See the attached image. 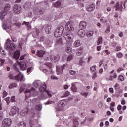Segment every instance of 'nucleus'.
Here are the masks:
<instances>
[{
    "instance_id": "1",
    "label": "nucleus",
    "mask_w": 127,
    "mask_h": 127,
    "mask_svg": "<svg viewBox=\"0 0 127 127\" xmlns=\"http://www.w3.org/2000/svg\"><path fill=\"white\" fill-rule=\"evenodd\" d=\"M33 86L34 87H35V88H38L39 87V91L41 93H44V92L48 95V96H47L46 95L42 94L41 95V97L42 98V99H47V98H51L52 97V94H51V92L48 90H46V84H42V83L40 80H36L34 81L33 83Z\"/></svg>"
},
{
    "instance_id": "2",
    "label": "nucleus",
    "mask_w": 127,
    "mask_h": 127,
    "mask_svg": "<svg viewBox=\"0 0 127 127\" xmlns=\"http://www.w3.org/2000/svg\"><path fill=\"white\" fill-rule=\"evenodd\" d=\"M4 48L7 50H14L15 49V44L11 43V41L8 39L5 43Z\"/></svg>"
},
{
    "instance_id": "3",
    "label": "nucleus",
    "mask_w": 127,
    "mask_h": 127,
    "mask_svg": "<svg viewBox=\"0 0 127 127\" xmlns=\"http://www.w3.org/2000/svg\"><path fill=\"white\" fill-rule=\"evenodd\" d=\"M64 38H65L67 42L72 43V42H73V39H74V35L72 33L67 32L64 34Z\"/></svg>"
},
{
    "instance_id": "4",
    "label": "nucleus",
    "mask_w": 127,
    "mask_h": 127,
    "mask_svg": "<svg viewBox=\"0 0 127 127\" xmlns=\"http://www.w3.org/2000/svg\"><path fill=\"white\" fill-rule=\"evenodd\" d=\"M64 33V27L61 26L57 28L54 33L55 37H60Z\"/></svg>"
},
{
    "instance_id": "5",
    "label": "nucleus",
    "mask_w": 127,
    "mask_h": 127,
    "mask_svg": "<svg viewBox=\"0 0 127 127\" xmlns=\"http://www.w3.org/2000/svg\"><path fill=\"white\" fill-rule=\"evenodd\" d=\"M10 5L7 4L5 5V7L4 8V11L0 13V19L1 20H3V19H4V16L7 14L6 11L10 10Z\"/></svg>"
},
{
    "instance_id": "6",
    "label": "nucleus",
    "mask_w": 127,
    "mask_h": 127,
    "mask_svg": "<svg viewBox=\"0 0 127 127\" xmlns=\"http://www.w3.org/2000/svg\"><path fill=\"white\" fill-rule=\"evenodd\" d=\"M65 29L67 31H73L74 30V22L72 21L67 22L65 25Z\"/></svg>"
},
{
    "instance_id": "7",
    "label": "nucleus",
    "mask_w": 127,
    "mask_h": 127,
    "mask_svg": "<svg viewBox=\"0 0 127 127\" xmlns=\"http://www.w3.org/2000/svg\"><path fill=\"white\" fill-rule=\"evenodd\" d=\"M21 10L22 8L20 5L16 4L14 5L13 10L15 14H19V13H21Z\"/></svg>"
},
{
    "instance_id": "8",
    "label": "nucleus",
    "mask_w": 127,
    "mask_h": 127,
    "mask_svg": "<svg viewBox=\"0 0 127 127\" xmlns=\"http://www.w3.org/2000/svg\"><path fill=\"white\" fill-rule=\"evenodd\" d=\"M12 121L9 118L5 119L2 122V125L4 127H9L11 126Z\"/></svg>"
},
{
    "instance_id": "9",
    "label": "nucleus",
    "mask_w": 127,
    "mask_h": 127,
    "mask_svg": "<svg viewBox=\"0 0 127 127\" xmlns=\"http://www.w3.org/2000/svg\"><path fill=\"white\" fill-rule=\"evenodd\" d=\"M18 65L20 66V69L22 71H24L26 70V64L24 62H18Z\"/></svg>"
},
{
    "instance_id": "10",
    "label": "nucleus",
    "mask_w": 127,
    "mask_h": 127,
    "mask_svg": "<svg viewBox=\"0 0 127 127\" xmlns=\"http://www.w3.org/2000/svg\"><path fill=\"white\" fill-rule=\"evenodd\" d=\"M18 108L16 106H14L12 107L10 112H9L10 116H14L16 114Z\"/></svg>"
},
{
    "instance_id": "11",
    "label": "nucleus",
    "mask_w": 127,
    "mask_h": 127,
    "mask_svg": "<svg viewBox=\"0 0 127 127\" xmlns=\"http://www.w3.org/2000/svg\"><path fill=\"white\" fill-rule=\"evenodd\" d=\"M67 101L66 100H62L58 102V106L60 108H62V107H65L67 104Z\"/></svg>"
},
{
    "instance_id": "12",
    "label": "nucleus",
    "mask_w": 127,
    "mask_h": 127,
    "mask_svg": "<svg viewBox=\"0 0 127 127\" xmlns=\"http://www.w3.org/2000/svg\"><path fill=\"white\" fill-rule=\"evenodd\" d=\"M59 59H60V56L59 55L50 56V60L52 61V62H57V61H59Z\"/></svg>"
},
{
    "instance_id": "13",
    "label": "nucleus",
    "mask_w": 127,
    "mask_h": 127,
    "mask_svg": "<svg viewBox=\"0 0 127 127\" xmlns=\"http://www.w3.org/2000/svg\"><path fill=\"white\" fill-rule=\"evenodd\" d=\"M65 67H66V65L64 64L63 66H60L59 65H57L56 66L57 71L60 73V74H62L63 73V70L65 69Z\"/></svg>"
},
{
    "instance_id": "14",
    "label": "nucleus",
    "mask_w": 127,
    "mask_h": 127,
    "mask_svg": "<svg viewBox=\"0 0 127 127\" xmlns=\"http://www.w3.org/2000/svg\"><path fill=\"white\" fill-rule=\"evenodd\" d=\"M123 2H121V4L120 5V3L119 2H118L115 6H114V7H115V10H120V11H122L123 9Z\"/></svg>"
},
{
    "instance_id": "15",
    "label": "nucleus",
    "mask_w": 127,
    "mask_h": 127,
    "mask_svg": "<svg viewBox=\"0 0 127 127\" xmlns=\"http://www.w3.org/2000/svg\"><path fill=\"white\" fill-rule=\"evenodd\" d=\"M44 28L46 33H47V34H50L51 33L50 31V30H51V26L48 24H46L44 26Z\"/></svg>"
},
{
    "instance_id": "16",
    "label": "nucleus",
    "mask_w": 127,
    "mask_h": 127,
    "mask_svg": "<svg viewBox=\"0 0 127 127\" xmlns=\"http://www.w3.org/2000/svg\"><path fill=\"white\" fill-rule=\"evenodd\" d=\"M45 53H46V52L43 50H38L36 55H37V56H38V57H43V55H44V54H45Z\"/></svg>"
},
{
    "instance_id": "17",
    "label": "nucleus",
    "mask_w": 127,
    "mask_h": 127,
    "mask_svg": "<svg viewBox=\"0 0 127 127\" xmlns=\"http://www.w3.org/2000/svg\"><path fill=\"white\" fill-rule=\"evenodd\" d=\"M96 8V5L95 4H92L91 5H89L87 6L86 9L87 11H93Z\"/></svg>"
},
{
    "instance_id": "18",
    "label": "nucleus",
    "mask_w": 127,
    "mask_h": 127,
    "mask_svg": "<svg viewBox=\"0 0 127 127\" xmlns=\"http://www.w3.org/2000/svg\"><path fill=\"white\" fill-rule=\"evenodd\" d=\"M36 14H37V15H42V14H44L45 10L44 9H36Z\"/></svg>"
},
{
    "instance_id": "19",
    "label": "nucleus",
    "mask_w": 127,
    "mask_h": 127,
    "mask_svg": "<svg viewBox=\"0 0 127 127\" xmlns=\"http://www.w3.org/2000/svg\"><path fill=\"white\" fill-rule=\"evenodd\" d=\"M64 41V39L60 38L56 41V44H55V46H60V45H62L63 44V41Z\"/></svg>"
},
{
    "instance_id": "20",
    "label": "nucleus",
    "mask_w": 127,
    "mask_h": 127,
    "mask_svg": "<svg viewBox=\"0 0 127 127\" xmlns=\"http://www.w3.org/2000/svg\"><path fill=\"white\" fill-rule=\"evenodd\" d=\"M78 34L80 37H84V36H85V34H86V32L84 30L81 29L78 31Z\"/></svg>"
},
{
    "instance_id": "21",
    "label": "nucleus",
    "mask_w": 127,
    "mask_h": 127,
    "mask_svg": "<svg viewBox=\"0 0 127 127\" xmlns=\"http://www.w3.org/2000/svg\"><path fill=\"white\" fill-rule=\"evenodd\" d=\"M17 81H20V82L24 81V76L23 75L19 73L17 75Z\"/></svg>"
},
{
    "instance_id": "22",
    "label": "nucleus",
    "mask_w": 127,
    "mask_h": 127,
    "mask_svg": "<svg viewBox=\"0 0 127 127\" xmlns=\"http://www.w3.org/2000/svg\"><path fill=\"white\" fill-rule=\"evenodd\" d=\"M27 113H28V108H26L23 109L21 112H20V115L21 116H26L27 115Z\"/></svg>"
},
{
    "instance_id": "23",
    "label": "nucleus",
    "mask_w": 127,
    "mask_h": 127,
    "mask_svg": "<svg viewBox=\"0 0 127 127\" xmlns=\"http://www.w3.org/2000/svg\"><path fill=\"white\" fill-rule=\"evenodd\" d=\"M87 26V22L81 21L79 24V28L84 29Z\"/></svg>"
},
{
    "instance_id": "24",
    "label": "nucleus",
    "mask_w": 127,
    "mask_h": 127,
    "mask_svg": "<svg viewBox=\"0 0 127 127\" xmlns=\"http://www.w3.org/2000/svg\"><path fill=\"white\" fill-rule=\"evenodd\" d=\"M20 57V51H16L14 54V58H15V59H19Z\"/></svg>"
},
{
    "instance_id": "25",
    "label": "nucleus",
    "mask_w": 127,
    "mask_h": 127,
    "mask_svg": "<svg viewBox=\"0 0 127 127\" xmlns=\"http://www.w3.org/2000/svg\"><path fill=\"white\" fill-rule=\"evenodd\" d=\"M11 27V26H10V25L7 24L5 23L2 24V28L4 30H7V32H8V31L7 30V29H10Z\"/></svg>"
},
{
    "instance_id": "26",
    "label": "nucleus",
    "mask_w": 127,
    "mask_h": 127,
    "mask_svg": "<svg viewBox=\"0 0 127 127\" xmlns=\"http://www.w3.org/2000/svg\"><path fill=\"white\" fill-rule=\"evenodd\" d=\"M23 7L24 9H29L31 7V4L30 2H26L24 4Z\"/></svg>"
},
{
    "instance_id": "27",
    "label": "nucleus",
    "mask_w": 127,
    "mask_h": 127,
    "mask_svg": "<svg viewBox=\"0 0 127 127\" xmlns=\"http://www.w3.org/2000/svg\"><path fill=\"white\" fill-rule=\"evenodd\" d=\"M71 85H72L71 90H72V92H73V93H77V88L76 87V85H75V84L73 83H72Z\"/></svg>"
},
{
    "instance_id": "28",
    "label": "nucleus",
    "mask_w": 127,
    "mask_h": 127,
    "mask_svg": "<svg viewBox=\"0 0 127 127\" xmlns=\"http://www.w3.org/2000/svg\"><path fill=\"white\" fill-rule=\"evenodd\" d=\"M0 66H1V67L3 66V65H4V63H5V60L0 58Z\"/></svg>"
},
{
    "instance_id": "29",
    "label": "nucleus",
    "mask_w": 127,
    "mask_h": 127,
    "mask_svg": "<svg viewBox=\"0 0 127 127\" xmlns=\"http://www.w3.org/2000/svg\"><path fill=\"white\" fill-rule=\"evenodd\" d=\"M35 109L37 111H41V110L42 109V105L41 104L37 105L35 106Z\"/></svg>"
},
{
    "instance_id": "30",
    "label": "nucleus",
    "mask_w": 127,
    "mask_h": 127,
    "mask_svg": "<svg viewBox=\"0 0 127 127\" xmlns=\"http://www.w3.org/2000/svg\"><path fill=\"white\" fill-rule=\"evenodd\" d=\"M19 127H26V124L24 121H21L19 123Z\"/></svg>"
},
{
    "instance_id": "31",
    "label": "nucleus",
    "mask_w": 127,
    "mask_h": 127,
    "mask_svg": "<svg viewBox=\"0 0 127 127\" xmlns=\"http://www.w3.org/2000/svg\"><path fill=\"white\" fill-rule=\"evenodd\" d=\"M9 79H10L11 80H16L17 79V76H13V75H12V74H10L9 75Z\"/></svg>"
},
{
    "instance_id": "32",
    "label": "nucleus",
    "mask_w": 127,
    "mask_h": 127,
    "mask_svg": "<svg viewBox=\"0 0 127 127\" xmlns=\"http://www.w3.org/2000/svg\"><path fill=\"white\" fill-rule=\"evenodd\" d=\"M35 89H34L33 87H32L31 89L25 90V93H32L33 92H35Z\"/></svg>"
},
{
    "instance_id": "33",
    "label": "nucleus",
    "mask_w": 127,
    "mask_h": 127,
    "mask_svg": "<svg viewBox=\"0 0 127 127\" xmlns=\"http://www.w3.org/2000/svg\"><path fill=\"white\" fill-rule=\"evenodd\" d=\"M80 45H81V44H80V40H77L75 41L74 43V46H75V47H78L80 46Z\"/></svg>"
},
{
    "instance_id": "34",
    "label": "nucleus",
    "mask_w": 127,
    "mask_h": 127,
    "mask_svg": "<svg viewBox=\"0 0 127 127\" xmlns=\"http://www.w3.org/2000/svg\"><path fill=\"white\" fill-rule=\"evenodd\" d=\"M93 34H94V32L92 31H90L87 32L86 35L88 37H91V36H93Z\"/></svg>"
},
{
    "instance_id": "35",
    "label": "nucleus",
    "mask_w": 127,
    "mask_h": 127,
    "mask_svg": "<svg viewBox=\"0 0 127 127\" xmlns=\"http://www.w3.org/2000/svg\"><path fill=\"white\" fill-rule=\"evenodd\" d=\"M44 104L45 105H52V104H55V102L54 101L49 100Z\"/></svg>"
},
{
    "instance_id": "36",
    "label": "nucleus",
    "mask_w": 127,
    "mask_h": 127,
    "mask_svg": "<svg viewBox=\"0 0 127 127\" xmlns=\"http://www.w3.org/2000/svg\"><path fill=\"white\" fill-rule=\"evenodd\" d=\"M102 42H103V38H102V37H99L98 38V41L97 42V44L99 45L101 44Z\"/></svg>"
},
{
    "instance_id": "37",
    "label": "nucleus",
    "mask_w": 127,
    "mask_h": 127,
    "mask_svg": "<svg viewBox=\"0 0 127 127\" xmlns=\"http://www.w3.org/2000/svg\"><path fill=\"white\" fill-rule=\"evenodd\" d=\"M83 52V49L82 48H79L78 50V52L76 53L77 56H80Z\"/></svg>"
},
{
    "instance_id": "38",
    "label": "nucleus",
    "mask_w": 127,
    "mask_h": 127,
    "mask_svg": "<svg viewBox=\"0 0 127 127\" xmlns=\"http://www.w3.org/2000/svg\"><path fill=\"white\" fill-rule=\"evenodd\" d=\"M0 51L3 56H6V52H5V51H4V50H3L2 48H1Z\"/></svg>"
},
{
    "instance_id": "39",
    "label": "nucleus",
    "mask_w": 127,
    "mask_h": 127,
    "mask_svg": "<svg viewBox=\"0 0 127 127\" xmlns=\"http://www.w3.org/2000/svg\"><path fill=\"white\" fill-rule=\"evenodd\" d=\"M60 5H61V2L60 1H59L54 4V6L55 7H58V6H60Z\"/></svg>"
},
{
    "instance_id": "40",
    "label": "nucleus",
    "mask_w": 127,
    "mask_h": 127,
    "mask_svg": "<svg viewBox=\"0 0 127 127\" xmlns=\"http://www.w3.org/2000/svg\"><path fill=\"white\" fill-rule=\"evenodd\" d=\"M45 65L49 69H51L52 68V64L50 63H47L45 64Z\"/></svg>"
},
{
    "instance_id": "41",
    "label": "nucleus",
    "mask_w": 127,
    "mask_h": 127,
    "mask_svg": "<svg viewBox=\"0 0 127 127\" xmlns=\"http://www.w3.org/2000/svg\"><path fill=\"white\" fill-rule=\"evenodd\" d=\"M73 58H74V56L70 55L67 57V61H71V60H73Z\"/></svg>"
},
{
    "instance_id": "42",
    "label": "nucleus",
    "mask_w": 127,
    "mask_h": 127,
    "mask_svg": "<svg viewBox=\"0 0 127 127\" xmlns=\"http://www.w3.org/2000/svg\"><path fill=\"white\" fill-rule=\"evenodd\" d=\"M23 24H25L27 27L28 28H31V25H30V23L29 22H23Z\"/></svg>"
},
{
    "instance_id": "43",
    "label": "nucleus",
    "mask_w": 127,
    "mask_h": 127,
    "mask_svg": "<svg viewBox=\"0 0 127 127\" xmlns=\"http://www.w3.org/2000/svg\"><path fill=\"white\" fill-rule=\"evenodd\" d=\"M36 123H37V119H34L30 121V124H31V125H35Z\"/></svg>"
},
{
    "instance_id": "44",
    "label": "nucleus",
    "mask_w": 127,
    "mask_h": 127,
    "mask_svg": "<svg viewBox=\"0 0 127 127\" xmlns=\"http://www.w3.org/2000/svg\"><path fill=\"white\" fill-rule=\"evenodd\" d=\"M17 86V84L16 83H12L10 84L9 86L10 89H12L13 88H15Z\"/></svg>"
},
{
    "instance_id": "45",
    "label": "nucleus",
    "mask_w": 127,
    "mask_h": 127,
    "mask_svg": "<svg viewBox=\"0 0 127 127\" xmlns=\"http://www.w3.org/2000/svg\"><path fill=\"white\" fill-rule=\"evenodd\" d=\"M65 51L67 53H70L71 52V51H72V49L71 48V47H67L66 49H65Z\"/></svg>"
},
{
    "instance_id": "46",
    "label": "nucleus",
    "mask_w": 127,
    "mask_h": 127,
    "mask_svg": "<svg viewBox=\"0 0 127 127\" xmlns=\"http://www.w3.org/2000/svg\"><path fill=\"white\" fill-rule=\"evenodd\" d=\"M44 43L45 44H46V45H47V46H50V45H49V44L50 43V41L48 39H45Z\"/></svg>"
},
{
    "instance_id": "47",
    "label": "nucleus",
    "mask_w": 127,
    "mask_h": 127,
    "mask_svg": "<svg viewBox=\"0 0 127 127\" xmlns=\"http://www.w3.org/2000/svg\"><path fill=\"white\" fill-rule=\"evenodd\" d=\"M43 73H44L47 76H49L50 72L47 69H44L43 70Z\"/></svg>"
},
{
    "instance_id": "48",
    "label": "nucleus",
    "mask_w": 127,
    "mask_h": 127,
    "mask_svg": "<svg viewBox=\"0 0 127 127\" xmlns=\"http://www.w3.org/2000/svg\"><path fill=\"white\" fill-rule=\"evenodd\" d=\"M30 101L33 103V104H36V103H37V98H33L32 99H30Z\"/></svg>"
},
{
    "instance_id": "49",
    "label": "nucleus",
    "mask_w": 127,
    "mask_h": 127,
    "mask_svg": "<svg viewBox=\"0 0 127 127\" xmlns=\"http://www.w3.org/2000/svg\"><path fill=\"white\" fill-rule=\"evenodd\" d=\"M118 80L122 82L124 81V80H125V78H124V76H123L122 75H119L118 77Z\"/></svg>"
},
{
    "instance_id": "50",
    "label": "nucleus",
    "mask_w": 127,
    "mask_h": 127,
    "mask_svg": "<svg viewBox=\"0 0 127 127\" xmlns=\"http://www.w3.org/2000/svg\"><path fill=\"white\" fill-rule=\"evenodd\" d=\"M96 68H97V66H93L90 68V70L92 72H95V71H96Z\"/></svg>"
},
{
    "instance_id": "51",
    "label": "nucleus",
    "mask_w": 127,
    "mask_h": 127,
    "mask_svg": "<svg viewBox=\"0 0 127 127\" xmlns=\"http://www.w3.org/2000/svg\"><path fill=\"white\" fill-rule=\"evenodd\" d=\"M84 63H85V61H83L82 59H81L79 61V65H80V66H83V65H84Z\"/></svg>"
},
{
    "instance_id": "52",
    "label": "nucleus",
    "mask_w": 127,
    "mask_h": 127,
    "mask_svg": "<svg viewBox=\"0 0 127 127\" xmlns=\"http://www.w3.org/2000/svg\"><path fill=\"white\" fill-rule=\"evenodd\" d=\"M110 31H111V28L110 27V26H108L107 27V28L106 29V30H105V33H109Z\"/></svg>"
},
{
    "instance_id": "53",
    "label": "nucleus",
    "mask_w": 127,
    "mask_h": 127,
    "mask_svg": "<svg viewBox=\"0 0 127 127\" xmlns=\"http://www.w3.org/2000/svg\"><path fill=\"white\" fill-rule=\"evenodd\" d=\"M114 88H115V90H119V89H120V86H119V84L116 83L114 85Z\"/></svg>"
},
{
    "instance_id": "54",
    "label": "nucleus",
    "mask_w": 127,
    "mask_h": 127,
    "mask_svg": "<svg viewBox=\"0 0 127 127\" xmlns=\"http://www.w3.org/2000/svg\"><path fill=\"white\" fill-rule=\"evenodd\" d=\"M116 78H117V74L115 73L114 75L113 76H110V79L109 80H110V81H112V80H113V79H116Z\"/></svg>"
},
{
    "instance_id": "55",
    "label": "nucleus",
    "mask_w": 127,
    "mask_h": 127,
    "mask_svg": "<svg viewBox=\"0 0 127 127\" xmlns=\"http://www.w3.org/2000/svg\"><path fill=\"white\" fill-rule=\"evenodd\" d=\"M45 37H44V36H42L40 38V41L41 42L42 41L45 42Z\"/></svg>"
},
{
    "instance_id": "56",
    "label": "nucleus",
    "mask_w": 127,
    "mask_h": 127,
    "mask_svg": "<svg viewBox=\"0 0 127 127\" xmlns=\"http://www.w3.org/2000/svg\"><path fill=\"white\" fill-rule=\"evenodd\" d=\"M10 101L12 102H15V96H12L11 97Z\"/></svg>"
},
{
    "instance_id": "57",
    "label": "nucleus",
    "mask_w": 127,
    "mask_h": 127,
    "mask_svg": "<svg viewBox=\"0 0 127 127\" xmlns=\"http://www.w3.org/2000/svg\"><path fill=\"white\" fill-rule=\"evenodd\" d=\"M117 57L119 58H122V57H123V54L121 52H119L118 54H117Z\"/></svg>"
},
{
    "instance_id": "58",
    "label": "nucleus",
    "mask_w": 127,
    "mask_h": 127,
    "mask_svg": "<svg viewBox=\"0 0 127 127\" xmlns=\"http://www.w3.org/2000/svg\"><path fill=\"white\" fill-rule=\"evenodd\" d=\"M73 124H74V126H78V125H79V121H78L77 120H74Z\"/></svg>"
},
{
    "instance_id": "59",
    "label": "nucleus",
    "mask_w": 127,
    "mask_h": 127,
    "mask_svg": "<svg viewBox=\"0 0 127 127\" xmlns=\"http://www.w3.org/2000/svg\"><path fill=\"white\" fill-rule=\"evenodd\" d=\"M51 80H58V78L55 76L54 75H52L51 76Z\"/></svg>"
},
{
    "instance_id": "60",
    "label": "nucleus",
    "mask_w": 127,
    "mask_h": 127,
    "mask_svg": "<svg viewBox=\"0 0 127 127\" xmlns=\"http://www.w3.org/2000/svg\"><path fill=\"white\" fill-rule=\"evenodd\" d=\"M69 73L70 75H76V71L73 70H70Z\"/></svg>"
},
{
    "instance_id": "61",
    "label": "nucleus",
    "mask_w": 127,
    "mask_h": 127,
    "mask_svg": "<svg viewBox=\"0 0 127 127\" xmlns=\"http://www.w3.org/2000/svg\"><path fill=\"white\" fill-rule=\"evenodd\" d=\"M88 95H89V93H88V92L81 93V95L84 96L85 97V98H86L87 96H88Z\"/></svg>"
},
{
    "instance_id": "62",
    "label": "nucleus",
    "mask_w": 127,
    "mask_h": 127,
    "mask_svg": "<svg viewBox=\"0 0 127 127\" xmlns=\"http://www.w3.org/2000/svg\"><path fill=\"white\" fill-rule=\"evenodd\" d=\"M12 40L13 42H16L17 41V39L15 37H12Z\"/></svg>"
},
{
    "instance_id": "63",
    "label": "nucleus",
    "mask_w": 127,
    "mask_h": 127,
    "mask_svg": "<svg viewBox=\"0 0 127 127\" xmlns=\"http://www.w3.org/2000/svg\"><path fill=\"white\" fill-rule=\"evenodd\" d=\"M3 118V113L2 112L0 111V120H1Z\"/></svg>"
},
{
    "instance_id": "64",
    "label": "nucleus",
    "mask_w": 127,
    "mask_h": 127,
    "mask_svg": "<svg viewBox=\"0 0 127 127\" xmlns=\"http://www.w3.org/2000/svg\"><path fill=\"white\" fill-rule=\"evenodd\" d=\"M98 107L99 108H102V107H103V102H99L98 103Z\"/></svg>"
}]
</instances>
